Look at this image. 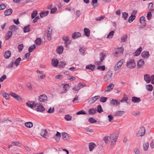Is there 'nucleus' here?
<instances>
[{
  "mask_svg": "<svg viewBox=\"0 0 154 154\" xmlns=\"http://www.w3.org/2000/svg\"><path fill=\"white\" fill-rule=\"evenodd\" d=\"M116 51L114 53V55L116 57H120L123 54L124 48L122 47H119L117 48L116 49Z\"/></svg>",
  "mask_w": 154,
  "mask_h": 154,
  "instance_id": "1",
  "label": "nucleus"
},
{
  "mask_svg": "<svg viewBox=\"0 0 154 154\" xmlns=\"http://www.w3.org/2000/svg\"><path fill=\"white\" fill-rule=\"evenodd\" d=\"M127 66L130 69L134 68L136 66V63L133 59H131L127 62Z\"/></svg>",
  "mask_w": 154,
  "mask_h": 154,
  "instance_id": "2",
  "label": "nucleus"
},
{
  "mask_svg": "<svg viewBox=\"0 0 154 154\" xmlns=\"http://www.w3.org/2000/svg\"><path fill=\"white\" fill-rule=\"evenodd\" d=\"M113 73L112 71H108L106 73L103 79L105 82L110 80L112 78Z\"/></svg>",
  "mask_w": 154,
  "mask_h": 154,
  "instance_id": "3",
  "label": "nucleus"
},
{
  "mask_svg": "<svg viewBox=\"0 0 154 154\" xmlns=\"http://www.w3.org/2000/svg\"><path fill=\"white\" fill-rule=\"evenodd\" d=\"M110 139L111 141V144H114L117 139V134L115 133H113L110 135Z\"/></svg>",
  "mask_w": 154,
  "mask_h": 154,
  "instance_id": "4",
  "label": "nucleus"
},
{
  "mask_svg": "<svg viewBox=\"0 0 154 154\" xmlns=\"http://www.w3.org/2000/svg\"><path fill=\"white\" fill-rule=\"evenodd\" d=\"M26 105L31 108L32 109L38 105L34 101H28L26 103Z\"/></svg>",
  "mask_w": 154,
  "mask_h": 154,
  "instance_id": "5",
  "label": "nucleus"
},
{
  "mask_svg": "<svg viewBox=\"0 0 154 154\" xmlns=\"http://www.w3.org/2000/svg\"><path fill=\"white\" fill-rule=\"evenodd\" d=\"M145 129L144 127H142L140 128L139 130L138 131L137 134L138 135V136H143L145 134Z\"/></svg>",
  "mask_w": 154,
  "mask_h": 154,
  "instance_id": "6",
  "label": "nucleus"
},
{
  "mask_svg": "<svg viewBox=\"0 0 154 154\" xmlns=\"http://www.w3.org/2000/svg\"><path fill=\"white\" fill-rule=\"evenodd\" d=\"M47 96L45 94L41 95L38 97V100L41 102H45L48 100Z\"/></svg>",
  "mask_w": 154,
  "mask_h": 154,
  "instance_id": "7",
  "label": "nucleus"
},
{
  "mask_svg": "<svg viewBox=\"0 0 154 154\" xmlns=\"http://www.w3.org/2000/svg\"><path fill=\"white\" fill-rule=\"evenodd\" d=\"M10 94L12 97L17 100L19 101L22 100V98L20 97L19 95H17L16 93L13 92H10Z\"/></svg>",
  "mask_w": 154,
  "mask_h": 154,
  "instance_id": "8",
  "label": "nucleus"
},
{
  "mask_svg": "<svg viewBox=\"0 0 154 154\" xmlns=\"http://www.w3.org/2000/svg\"><path fill=\"white\" fill-rule=\"evenodd\" d=\"M123 60H121L117 63L115 65L114 68L115 71H117L121 67L123 64Z\"/></svg>",
  "mask_w": 154,
  "mask_h": 154,
  "instance_id": "9",
  "label": "nucleus"
},
{
  "mask_svg": "<svg viewBox=\"0 0 154 154\" xmlns=\"http://www.w3.org/2000/svg\"><path fill=\"white\" fill-rule=\"evenodd\" d=\"M110 104L112 106H117L120 104V102L117 100L113 99L110 101Z\"/></svg>",
  "mask_w": 154,
  "mask_h": 154,
  "instance_id": "10",
  "label": "nucleus"
},
{
  "mask_svg": "<svg viewBox=\"0 0 154 154\" xmlns=\"http://www.w3.org/2000/svg\"><path fill=\"white\" fill-rule=\"evenodd\" d=\"M100 97L99 95L96 96L92 97L88 100V103L90 104H92L94 103Z\"/></svg>",
  "mask_w": 154,
  "mask_h": 154,
  "instance_id": "11",
  "label": "nucleus"
},
{
  "mask_svg": "<svg viewBox=\"0 0 154 154\" xmlns=\"http://www.w3.org/2000/svg\"><path fill=\"white\" fill-rule=\"evenodd\" d=\"M81 33L78 32H74L72 34V38L73 39H75L81 37Z\"/></svg>",
  "mask_w": 154,
  "mask_h": 154,
  "instance_id": "12",
  "label": "nucleus"
},
{
  "mask_svg": "<svg viewBox=\"0 0 154 154\" xmlns=\"http://www.w3.org/2000/svg\"><path fill=\"white\" fill-rule=\"evenodd\" d=\"M40 135L43 137L46 138L48 136V133L46 130L42 129L41 131Z\"/></svg>",
  "mask_w": 154,
  "mask_h": 154,
  "instance_id": "13",
  "label": "nucleus"
},
{
  "mask_svg": "<svg viewBox=\"0 0 154 154\" xmlns=\"http://www.w3.org/2000/svg\"><path fill=\"white\" fill-rule=\"evenodd\" d=\"M144 79L146 82L149 83L151 81V78L150 75L148 74H146L144 75Z\"/></svg>",
  "mask_w": 154,
  "mask_h": 154,
  "instance_id": "14",
  "label": "nucleus"
},
{
  "mask_svg": "<svg viewBox=\"0 0 154 154\" xmlns=\"http://www.w3.org/2000/svg\"><path fill=\"white\" fill-rule=\"evenodd\" d=\"M60 133L57 131L56 134L53 137V138L55 139L57 142H59L60 139Z\"/></svg>",
  "mask_w": 154,
  "mask_h": 154,
  "instance_id": "15",
  "label": "nucleus"
},
{
  "mask_svg": "<svg viewBox=\"0 0 154 154\" xmlns=\"http://www.w3.org/2000/svg\"><path fill=\"white\" fill-rule=\"evenodd\" d=\"M141 101L139 97H132L131 101L134 103H138Z\"/></svg>",
  "mask_w": 154,
  "mask_h": 154,
  "instance_id": "16",
  "label": "nucleus"
},
{
  "mask_svg": "<svg viewBox=\"0 0 154 154\" xmlns=\"http://www.w3.org/2000/svg\"><path fill=\"white\" fill-rule=\"evenodd\" d=\"M149 53L148 51H144L141 54L142 57L145 59H147L149 57Z\"/></svg>",
  "mask_w": 154,
  "mask_h": 154,
  "instance_id": "17",
  "label": "nucleus"
},
{
  "mask_svg": "<svg viewBox=\"0 0 154 154\" xmlns=\"http://www.w3.org/2000/svg\"><path fill=\"white\" fill-rule=\"evenodd\" d=\"M145 17L143 16H141L140 18V23L142 24L143 26H146V23L145 22Z\"/></svg>",
  "mask_w": 154,
  "mask_h": 154,
  "instance_id": "18",
  "label": "nucleus"
},
{
  "mask_svg": "<svg viewBox=\"0 0 154 154\" xmlns=\"http://www.w3.org/2000/svg\"><path fill=\"white\" fill-rule=\"evenodd\" d=\"M125 111H117L114 113V116H122L124 114Z\"/></svg>",
  "mask_w": 154,
  "mask_h": 154,
  "instance_id": "19",
  "label": "nucleus"
},
{
  "mask_svg": "<svg viewBox=\"0 0 154 154\" xmlns=\"http://www.w3.org/2000/svg\"><path fill=\"white\" fill-rule=\"evenodd\" d=\"M97 112L96 108H91L88 110L89 114L91 115H93L94 114Z\"/></svg>",
  "mask_w": 154,
  "mask_h": 154,
  "instance_id": "20",
  "label": "nucleus"
},
{
  "mask_svg": "<svg viewBox=\"0 0 154 154\" xmlns=\"http://www.w3.org/2000/svg\"><path fill=\"white\" fill-rule=\"evenodd\" d=\"M12 33L11 31H8L7 33L6 34L5 36V39L6 40H8L11 38L12 35Z\"/></svg>",
  "mask_w": 154,
  "mask_h": 154,
  "instance_id": "21",
  "label": "nucleus"
},
{
  "mask_svg": "<svg viewBox=\"0 0 154 154\" xmlns=\"http://www.w3.org/2000/svg\"><path fill=\"white\" fill-rule=\"evenodd\" d=\"M144 64V61L142 59L139 60L137 63V66L139 68H141Z\"/></svg>",
  "mask_w": 154,
  "mask_h": 154,
  "instance_id": "22",
  "label": "nucleus"
},
{
  "mask_svg": "<svg viewBox=\"0 0 154 154\" xmlns=\"http://www.w3.org/2000/svg\"><path fill=\"white\" fill-rule=\"evenodd\" d=\"M96 144L94 143H90L89 144V147L90 151H92L93 149L96 146Z\"/></svg>",
  "mask_w": 154,
  "mask_h": 154,
  "instance_id": "23",
  "label": "nucleus"
},
{
  "mask_svg": "<svg viewBox=\"0 0 154 154\" xmlns=\"http://www.w3.org/2000/svg\"><path fill=\"white\" fill-rule=\"evenodd\" d=\"M45 110V109L44 107L42 105L38 106L37 108V111L38 112H42L44 111Z\"/></svg>",
  "mask_w": 154,
  "mask_h": 154,
  "instance_id": "24",
  "label": "nucleus"
},
{
  "mask_svg": "<svg viewBox=\"0 0 154 154\" xmlns=\"http://www.w3.org/2000/svg\"><path fill=\"white\" fill-rule=\"evenodd\" d=\"M84 32L86 36L87 37H89L90 36V31L89 29L85 28L84 29Z\"/></svg>",
  "mask_w": 154,
  "mask_h": 154,
  "instance_id": "25",
  "label": "nucleus"
},
{
  "mask_svg": "<svg viewBox=\"0 0 154 154\" xmlns=\"http://www.w3.org/2000/svg\"><path fill=\"white\" fill-rule=\"evenodd\" d=\"M51 63L53 66L56 67L58 65L59 61L57 59H52L51 60Z\"/></svg>",
  "mask_w": 154,
  "mask_h": 154,
  "instance_id": "26",
  "label": "nucleus"
},
{
  "mask_svg": "<svg viewBox=\"0 0 154 154\" xmlns=\"http://www.w3.org/2000/svg\"><path fill=\"white\" fill-rule=\"evenodd\" d=\"M21 61V59L20 57H18L16 59L14 62V64L16 67L18 66L20 64V61Z\"/></svg>",
  "mask_w": 154,
  "mask_h": 154,
  "instance_id": "27",
  "label": "nucleus"
},
{
  "mask_svg": "<svg viewBox=\"0 0 154 154\" xmlns=\"http://www.w3.org/2000/svg\"><path fill=\"white\" fill-rule=\"evenodd\" d=\"M11 52L10 51H6L4 54V56L5 58L8 59L11 56Z\"/></svg>",
  "mask_w": 154,
  "mask_h": 154,
  "instance_id": "28",
  "label": "nucleus"
},
{
  "mask_svg": "<svg viewBox=\"0 0 154 154\" xmlns=\"http://www.w3.org/2000/svg\"><path fill=\"white\" fill-rule=\"evenodd\" d=\"M95 67V66L94 65L90 64L86 66V69L91 70L93 71Z\"/></svg>",
  "mask_w": 154,
  "mask_h": 154,
  "instance_id": "29",
  "label": "nucleus"
},
{
  "mask_svg": "<svg viewBox=\"0 0 154 154\" xmlns=\"http://www.w3.org/2000/svg\"><path fill=\"white\" fill-rule=\"evenodd\" d=\"M30 26V25L29 24L27 26L24 27L23 28V31L24 33L29 32L30 31V30L29 28Z\"/></svg>",
  "mask_w": 154,
  "mask_h": 154,
  "instance_id": "30",
  "label": "nucleus"
},
{
  "mask_svg": "<svg viewBox=\"0 0 154 154\" xmlns=\"http://www.w3.org/2000/svg\"><path fill=\"white\" fill-rule=\"evenodd\" d=\"M48 13L49 11H42L40 13V16L41 18H43V17L46 16Z\"/></svg>",
  "mask_w": 154,
  "mask_h": 154,
  "instance_id": "31",
  "label": "nucleus"
},
{
  "mask_svg": "<svg viewBox=\"0 0 154 154\" xmlns=\"http://www.w3.org/2000/svg\"><path fill=\"white\" fill-rule=\"evenodd\" d=\"M52 29H51L50 28H48V32L47 33V37L48 39L50 40L51 38V34L52 32Z\"/></svg>",
  "mask_w": 154,
  "mask_h": 154,
  "instance_id": "32",
  "label": "nucleus"
},
{
  "mask_svg": "<svg viewBox=\"0 0 154 154\" xmlns=\"http://www.w3.org/2000/svg\"><path fill=\"white\" fill-rule=\"evenodd\" d=\"M9 28L10 30L12 32L15 31L17 29V27L16 25H12L10 26L9 27Z\"/></svg>",
  "mask_w": 154,
  "mask_h": 154,
  "instance_id": "33",
  "label": "nucleus"
},
{
  "mask_svg": "<svg viewBox=\"0 0 154 154\" xmlns=\"http://www.w3.org/2000/svg\"><path fill=\"white\" fill-rule=\"evenodd\" d=\"M33 123L31 122H28L25 123V126L27 128H30L33 126Z\"/></svg>",
  "mask_w": 154,
  "mask_h": 154,
  "instance_id": "34",
  "label": "nucleus"
},
{
  "mask_svg": "<svg viewBox=\"0 0 154 154\" xmlns=\"http://www.w3.org/2000/svg\"><path fill=\"white\" fill-rule=\"evenodd\" d=\"M142 48L141 47L139 48L134 53V55L135 56H137L139 55L142 51Z\"/></svg>",
  "mask_w": 154,
  "mask_h": 154,
  "instance_id": "35",
  "label": "nucleus"
},
{
  "mask_svg": "<svg viewBox=\"0 0 154 154\" xmlns=\"http://www.w3.org/2000/svg\"><path fill=\"white\" fill-rule=\"evenodd\" d=\"M135 16L132 14L131 16L129 17L128 20V21L129 23L132 22L135 19Z\"/></svg>",
  "mask_w": 154,
  "mask_h": 154,
  "instance_id": "36",
  "label": "nucleus"
},
{
  "mask_svg": "<svg viewBox=\"0 0 154 154\" xmlns=\"http://www.w3.org/2000/svg\"><path fill=\"white\" fill-rule=\"evenodd\" d=\"M106 57V55L103 53L100 52V58L101 61H102Z\"/></svg>",
  "mask_w": 154,
  "mask_h": 154,
  "instance_id": "37",
  "label": "nucleus"
},
{
  "mask_svg": "<svg viewBox=\"0 0 154 154\" xmlns=\"http://www.w3.org/2000/svg\"><path fill=\"white\" fill-rule=\"evenodd\" d=\"M63 50V48L62 46H60L58 47L57 49V52L59 54H60L62 53Z\"/></svg>",
  "mask_w": 154,
  "mask_h": 154,
  "instance_id": "38",
  "label": "nucleus"
},
{
  "mask_svg": "<svg viewBox=\"0 0 154 154\" xmlns=\"http://www.w3.org/2000/svg\"><path fill=\"white\" fill-rule=\"evenodd\" d=\"M146 88L147 90L148 91H152L153 88L152 86L150 84L147 85L146 86Z\"/></svg>",
  "mask_w": 154,
  "mask_h": 154,
  "instance_id": "39",
  "label": "nucleus"
},
{
  "mask_svg": "<svg viewBox=\"0 0 154 154\" xmlns=\"http://www.w3.org/2000/svg\"><path fill=\"white\" fill-rule=\"evenodd\" d=\"M108 99L107 97H102L100 99V101L102 103L106 102Z\"/></svg>",
  "mask_w": 154,
  "mask_h": 154,
  "instance_id": "40",
  "label": "nucleus"
},
{
  "mask_svg": "<svg viewBox=\"0 0 154 154\" xmlns=\"http://www.w3.org/2000/svg\"><path fill=\"white\" fill-rule=\"evenodd\" d=\"M149 143H146L143 144V149L144 151L147 150L149 147Z\"/></svg>",
  "mask_w": 154,
  "mask_h": 154,
  "instance_id": "41",
  "label": "nucleus"
},
{
  "mask_svg": "<svg viewBox=\"0 0 154 154\" xmlns=\"http://www.w3.org/2000/svg\"><path fill=\"white\" fill-rule=\"evenodd\" d=\"M13 10H5L4 12L5 16L10 15L12 13Z\"/></svg>",
  "mask_w": 154,
  "mask_h": 154,
  "instance_id": "42",
  "label": "nucleus"
},
{
  "mask_svg": "<svg viewBox=\"0 0 154 154\" xmlns=\"http://www.w3.org/2000/svg\"><path fill=\"white\" fill-rule=\"evenodd\" d=\"M38 13L36 10H34L33 11L31 14V18L32 19H33L35 16H37Z\"/></svg>",
  "mask_w": 154,
  "mask_h": 154,
  "instance_id": "43",
  "label": "nucleus"
},
{
  "mask_svg": "<svg viewBox=\"0 0 154 154\" xmlns=\"http://www.w3.org/2000/svg\"><path fill=\"white\" fill-rule=\"evenodd\" d=\"M2 95L7 100L9 99V96L8 94L6 93L5 92H3L2 93Z\"/></svg>",
  "mask_w": 154,
  "mask_h": 154,
  "instance_id": "44",
  "label": "nucleus"
},
{
  "mask_svg": "<svg viewBox=\"0 0 154 154\" xmlns=\"http://www.w3.org/2000/svg\"><path fill=\"white\" fill-rule=\"evenodd\" d=\"M35 45L33 44L31 45L29 48V53L31 52L33 50L35 49Z\"/></svg>",
  "mask_w": 154,
  "mask_h": 154,
  "instance_id": "45",
  "label": "nucleus"
},
{
  "mask_svg": "<svg viewBox=\"0 0 154 154\" xmlns=\"http://www.w3.org/2000/svg\"><path fill=\"white\" fill-rule=\"evenodd\" d=\"M114 31H111L107 35V38H112L114 35Z\"/></svg>",
  "mask_w": 154,
  "mask_h": 154,
  "instance_id": "46",
  "label": "nucleus"
},
{
  "mask_svg": "<svg viewBox=\"0 0 154 154\" xmlns=\"http://www.w3.org/2000/svg\"><path fill=\"white\" fill-rule=\"evenodd\" d=\"M62 135L63 138V139H65V140L68 139V136L67 133L66 132H63L62 133Z\"/></svg>",
  "mask_w": 154,
  "mask_h": 154,
  "instance_id": "47",
  "label": "nucleus"
},
{
  "mask_svg": "<svg viewBox=\"0 0 154 154\" xmlns=\"http://www.w3.org/2000/svg\"><path fill=\"white\" fill-rule=\"evenodd\" d=\"M79 51L82 54L84 55L85 53V48L81 47L79 49Z\"/></svg>",
  "mask_w": 154,
  "mask_h": 154,
  "instance_id": "48",
  "label": "nucleus"
},
{
  "mask_svg": "<svg viewBox=\"0 0 154 154\" xmlns=\"http://www.w3.org/2000/svg\"><path fill=\"white\" fill-rule=\"evenodd\" d=\"M23 48V44H20L19 45L18 49V51L20 52H21L22 51Z\"/></svg>",
  "mask_w": 154,
  "mask_h": 154,
  "instance_id": "49",
  "label": "nucleus"
},
{
  "mask_svg": "<svg viewBox=\"0 0 154 154\" xmlns=\"http://www.w3.org/2000/svg\"><path fill=\"white\" fill-rule=\"evenodd\" d=\"M36 44L37 45H39L41 43V41L40 38H37L35 41Z\"/></svg>",
  "mask_w": 154,
  "mask_h": 154,
  "instance_id": "50",
  "label": "nucleus"
},
{
  "mask_svg": "<svg viewBox=\"0 0 154 154\" xmlns=\"http://www.w3.org/2000/svg\"><path fill=\"white\" fill-rule=\"evenodd\" d=\"M89 121L91 123L96 122L97 121L93 117H91L89 119Z\"/></svg>",
  "mask_w": 154,
  "mask_h": 154,
  "instance_id": "51",
  "label": "nucleus"
},
{
  "mask_svg": "<svg viewBox=\"0 0 154 154\" xmlns=\"http://www.w3.org/2000/svg\"><path fill=\"white\" fill-rule=\"evenodd\" d=\"M103 111L101 106L100 105H99L97 107V111L99 113H101Z\"/></svg>",
  "mask_w": 154,
  "mask_h": 154,
  "instance_id": "52",
  "label": "nucleus"
},
{
  "mask_svg": "<svg viewBox=\"0 0 154 154\" xmlns=\"http://www.w3.org/2000/svg\"><path fill=\"white\" fill-rule=\"evenodd\" d=\"M76 115H83V114H86V112L85 111L83 110H81V111H79L77 112L76 113Z\"/></svg>",
  "mask_w": 154,
  "mask_h": 154,
  "instance_id": "53",
  "label": "nucleus"
},
{
  "mask_svg": "<svg viewBox=\"0 0 154 154\" xmlns=\"http://www.w3.org/2000/svg\"><path fill=\"white\" fill-rule=\"evenodd\" d=\"M152 14L151 12L150 11L147 14V18L148 20H150L152 18Z\"/></svg>",
  "mask_w": 154,
  "mask_h": 154,
  "instance_id": "54",
  "label": "nucleus"
},
{
  "mask_svg": "<svg viewBox=\"0 0 154 154\" xmlns=\"http://www.w3.org/2000/svg\"><path fill=\"white\" fill-rule=\"evenodd\" d=\"M105 66L103 65L101 66H98L97 68V69L101 71H104L105 70Z\"/></svg>",
  "mask_w": 154,
  "mask_h": 154,
  "instance_id": "55",
  "label": "nucleus"
},
{
  "mask_svg": "<svg viewBox=\"0 0 154 154\" xmlns=\"http://www.w3.org/2000/svg\"><path fill=\"white\" fill-rule=\"evenodd\" d=\"M66 64L65 62L60 61L59 63V67H62L65 66Z\"/></svg>",
  "mask_w": 154,
  "mask_h": 154,
  "instance_id": "56",
  "label": "nucleus"
},
{
  "mask_svg": "<svg viewBox=\"0 0 154 154\" xmlns=\"http://www.w3.org/2000/svg\"><path fill=\"white\" fill-rule=\"evenodd\" d=\"M127 38V35H125L121 37V39L122 41L125 42Z\"/></svg>",
  "mask_w": 154,
  "mask_h": 154,
  "instance_id": "57",
  "label": "nucleus"
},
{
  "mask_svg": "<svg viewBox=\"0 0 154 154\" xmlns=\"http://www.w3.org/2000/svg\"><path fill=\"white\" fill-rule=\"evenodd\" d=\"M64 118L66 120L70 121L72 119V116L69 115H67L64 117Z\"/></svg>",
  "mask_w": 154,
  "mask_h": 154,
  "instance_id": "58",
  "label": "nucleus"
},
{
  "mask_svg": "<svg viewBox=\"0 0 154 154\" xmlns=\"http://www.w3.org/2000/svg\"><path fill=\"white\" fill-rule=\"evenodd\" d=\"M105 17V16L103 15H102L100 17H97L95 18V20L96 21H101V20L103 19Z\"/></svg>",
  "mask_w": 154,
  "mask_h": 154,
  "instance_id": "59",
  "label": "nucleus"
},
{
  "mask_svg": "<svg viewBox=\"0 0 154 154\" xmlns=\"http://www.w3.org/2000/svg\"><path fill=\"white\" fill-rule=\"evenodd\" d=\"M14 61L11 62L10 64H9L7 66V68L8 69L11 68L14 66Z\"/></svg>",
  "mask_w": 154,
  "mask_h": 154,
  "instance_id": "60",
  "label": "nucleus"
},
{
  "mask_svg": "<svg viewBox=\"0 0 154 154\" xmlns=\"http://www.w3.org/2000/svg\"><path fill=\"white\" fill-rule=\"evenodd\" d=\"M3 122L4 123H7L9 125H10V124L12 123V121L11 120H10L7 119H6V120H4L3 121Z\"/></svg>",
  "mask_w": 154,
  "mask_h": 154,
  "instance_id": "61",
  "label": "nucleus"
},
{
  "mask_svg": "<svg viewBox=\"0 0 154 154\" xmlns=\"http://www.w3.org/2000/svg\"><path fill=\"white\" fill-rule=\"evenodd\" d=\"M108 121L109 122H112L113 120V117L111 115H109L108 116Z\"/></svg>",
  "mask_w": 154,
  "mask_h": 154,
  "instance_id": "62",
  "label": "nucleus"
},
{
  "mask_svg": "<svg viewBox=\"0 0 154 154\" xmlns=\"http://www.w3.org/2000/svg\"><path fill=\"white\" fill-rule=\"evenodd\" d=\"M128 14L127 13H126V12L123 13L122 17L125 20H126V19L128 17Z\"/></svg>",
  "mask_w": 154,
  "mask_h": 154,
  "instance_id": "63",
  "label": "nucleus"
},
{
  "mask_svg": "<svg viewBox=\"0 0 154 154\" xmlns=\"http://www.w3.org/2000/svg\"><path fill=\"white\" fill-rule=\"evenodd\" d=\"M122 99L125 102H126L128 99V98L127 97V95L124 94V95L123 97L122 98Z\"/></svg>",
  "mask_w": 154,
  "mask_h": 154,
  "instance_id": "64",
  "label": "nucleus"
}]
</instances>
